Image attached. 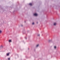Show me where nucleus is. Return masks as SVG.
<instances>
[{
	"mask_svg": "<svg viewBox=\"0 0 60 60\" xmlns=\"http://www.w3.org/2000/svg\"><path fill=\"white\" fill-rule=\"evenodd\" d=\"M34 15L35 16H37L38 15L36 13H35L34 14Z\"/></svg>",
	"mask_w": 60,
	"mask_h": 60,
	"instance_id": "nucleus-1",
	"label": "nucleus"
},
{
	"mask_svg": "<svg viewBox=\"0 0 60 60\" xmlns=\"http://www.w3.org/2000/svg\"><path fill=\"white\" fill-rule=\"evenodd\" d=\"M7 56H8L9 55V53H7L6 54Z\"/></svg>",
	"mask_w": 60,
	"mask_h": 60,
	"instance_id": "nucleus-2",
	"label": "nucleus"
},
{
	"mask_svg": "<svg viewBox=\"0 0 60 60\" xmlns=\"http://www.w3.org/2000/svg\"><path fill=\"white\" fill-rule=\"evenodd\" d=\"M29 5H30V6H32V5H32V3H30L29 4Z\"/></svg>",
	"mask_w": 60,
	"mask_h": 60,
	"instance_id": "nucleus-3",
	"label": "nucleus"
},
{
	"mask_svg": "<svg viewBox=\"0 0 60 60\" xmlns=\"http://www.w3.org/2000/svg\"><path fill=\"white\" fill-rule=\"evenodd\" d=\"M9 42H11V40H9Z\"/></svg>",
	"mask_w": 60,
	"mask_h": 60,
	"instance_id": "nucleus-4",
	"label": "nucleus"
},
{
	"mask_svg": "<svg viewBox=\"0 0 60 60\" xmlns=\"http://www.w3.org/2000/svg\"><path fill=\"white\" fill-rule=\"evenodd\" d=\"M3 48V47L2 45L0 47V48Z\"/></svg>",
	"mask_w": 60,
	"mask_h": 60,
	"instance_id": "nucleus-5",
	"label": "nucleus"
},
{
	"mask_svg": "<svg viewBox=\"0 0 60 60\" xmlns=\"http://www.w3.org/2000/svg\"><path fill=\"white\" fill-rule=\"evenodd\" d=\"M56 23H54V26H56Z\"/></svg>",
	"mask_w": 60,
	"mask_h": 60,
	"instance_id": "nucleus-6",
	"label": "nucleus"
},
{
	"mask_svg": "<svg viewBox=\"0 0 60 60\" xmlns=\"http://www.w3.org/2000/svg\"><path fill=\"white\" fill-rule=\"evenodd\" d=\"M37 36H40V34H38Z\"/></svg>",
	"mask_w": 60,
	"mask_h": 60,
	"instance_id": "nucleus-7",
	"label": "nucleus"
},
{
	"mask_svg": "<svg viewBox=\"0 0 60 60\" xmlns=\"http://www.w3.org/2000/svg\"><path fill=\"white\" fill-rule=\"evenodd\" d=\"M52 41L51 40H49V42H50V41Z\"/></svg>",
	"mask_w": 60,
	"mask_h": 60,
	"instance_id": "nucleus-8",
	"label": "nucleus"
},
{
	"mask_svg": "<svg viewBox=\"0 0 60 60\" xmlns=\"http://www.w3.org/2000/svg\"><path fill=\"white\" fill-rule=\"evenodd\" d=\"M39 46V45H38L36 46V47H38V46Z\"/></svg>",
	"mask_w": 60,
	"mask_h": 60,
	"instance_id": "nucleus-9",
	"label": "nucleus"
},
{
	"mask_svg": "<svg viewBox=\"0 0 60 60\" xmlns=\"http://www.w3.org/2000/svg\"><path fill=\"white\" fill-rule=\"evenodd\" d=\"M8 60H10V58H8Z\"/></svg>",
	"mask_w": 60,
	"mask_h": 60,
	"instance_id": "nucleus-10",
	"label": "nucleus"
},
{
	"mask_svg": "<svg viewBox=\"0 0 60 60\" xmlns=\"http://www.w3.org/2000/svg\"><path fill=\"white\" fill-rule=\"evenodd\" d=\"M56 46H54V48L55 49H56Z\"/></svg>",
	"mask_w": 60,
	"mask_h": 60,
	"instance_id": "nucleus-11",
	"label": "nucleus"
},
{
	"mask_svg": "<svg viewBox=\"0 0 60 60\" xmlns=\"http://www.w3.org/2000/svg\"><path fill=\"white\" fill-rule=\"evenodd\" d=\"M2 33V31H1L0 30V33Z\"/></svg>",
	"mask_w": 60,
	"mask_h": 60,
	"instance_id": "nucleus-12",
	"label": "nucleus"
},
{
	"mask_svg": "<svg viewBox=\"0 0 60 60\" xmlns=\"http://www.w3.org/2000/svg\"><path fill=\"white\" fill-rule=\"evenodd\" d=\"M34 22H33L32 23V25H34Z\"/></svg>",
	"mask_w": 60,
	"mask_h": 60,
	"instance_id": "nucleus-13",
	"label": "nucleus"
},
{
	"mask_svg": "<svg viewBox=\"0 0 60 60\" xmlns=\"http://www.w3.org/2000/svg\"><path fill=\"white\" fill-rule=\"evenodd\" d=\"M25 39H27V38H26V37H25Z\"/></svg>",
	"mask_w": 60,
	"mask_h": 60,
	"instance_id": "nucleus-14",
	"label": "nucleus"
},
{
	"mask_svg": "<svg viewBox=\"0 0 60 60\" xmlns=\"http://www.w3.org/2000/svg\"><path fill=\"white\" fill-rule=\"evenodd\" d=\"M21 26H23V25H21Z\"/></svg>",
	"mask_w": 60,
	"mask_h": 60,
	"instance_id": "nucleus-15",
	"label": "nucleus"
},
{
	"mask_svg": "<svg viewBox=\"0 0 60 60\" xmlns=\"http://www.w3.org/2000/svg\"><path fill=\"white\" fill-rule=\"evenodd\" d=\"M25 23H26V21H25Z\"/></svg>",
	"mask_w": 60,
	"mask_h": 60,
	"instance_id": "nucleus-16",
	"label": "nucleus"
},
{
	"mask_svg": "<svg viewBox=\"0 0 60 60\" xmlns=\"http://www.w3.org/2000/svg\"><path fill=\"white\" fill-rule=\"evenodd\" d=\"M28 49H29V48H28Z\"/></svg>",
	"mask_w": 60,
	"mask_h": 60,
	"instance_id": "nucleus-17",
	"label": "nucleus"
},
{
	"mask_svg": "<svg viewBox=\"0 0 60 60\" xmlns=\"http://www.w3.org/2000/svg\"><path fill=\"white\" fill-rule=\"evenodd\" d=\"M38 23V22H37V24Z\"/></svg>",
	"mask_w": 60,
	"mask_h": 60,
	"instance_id": "nucleus-18",
	"label": "nucleus"
}]
</instances>
